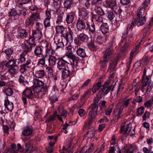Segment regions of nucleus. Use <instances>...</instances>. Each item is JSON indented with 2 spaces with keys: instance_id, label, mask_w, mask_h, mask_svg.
I'll use <instances>...</instances> for the list:
<instances>
[{
  "instance_id": "obj_1",
  "label": "nucleus",
  "mask_w": 153,
  "mask_h": 153,
  "mask_svg": "<svg viewBox=\"0 0 153 153\" xmlns=\"http://www.w3.org/2000/svg\"><path fill=\"white\" fill-rule=\"evenodd\" d=\"M33 83L35 85L33 89L35 96L38 98H42L47 91L48 87L46 85L43 86L44 83L37 79H34Z\"/></svg>"
},
{
  "instance_id": "obj_2",
  "label": "nucleus",
  "mask_w": 153,
  "mask_h": 153,
  "mask_svg": "<svg viewBox=\"0 0 153 153\" xmlns=\"http://www.w3.org/2000/svg\"><path fill=\"white\" fill-rule=\"evenodd\" d=\"M68 65H71L72 66L70 70L72 72L75 71H76V67L75 68V66L74 64L71 63L70 64L68 61L67 59H65L64 57L60 58L57 63V68L59 71H62L64 69H65L66 67Z\"/></svg>"
},
{
  "instance_id": "obj_3",
  "label": "nucleus",
  "mask_w": 153,
  "mask_h": 153,
  "mask_svg": "<svg viewBox=\"0 0 153 153\" xmlns=\"http://www.w3.org/2000/svg\"><path fill=\"white\" fill-rule=\"evenodd\" d=\"M104 53L103 60L101 62V65L100 66V68L102 69H103L106 66L107 64L110 59V56L113 53V50L112 48H108Z\"/></svg>"
},
{
  "instance_id": "obj_4",
  "label": "nucleus",
  "mask_w": 153,
  "mask_h": 153,
  "mask_svg": "<svg viewBox=\"0 0 153 153\" xmlns=\"http://www.w3.org/2000/svg\"><path fill=\"white\" fill-rule=\"evenodd\" d=\"M134 33H132L130 34L128 37H127L126 33L123 34L122 38L125 40V43L124 45L121 48L122 51H125L130 46V44L133 40V37Z\"/></svg>"
},
{
  "instance_id": "obj_5",
  "label": "nucleus",
  "mask_w": 153,
  "mask_h": 153,
  "mask_svg": "<svg viewBox=\"0 0 153 153\" xmlns=\"http://www.w3.org/2000/svg\"><path fill=\"white\" fill-rule=\"evenodd\" d=\"M150 0H145L142 3L140 7L137 10V17H142L143 15L145 8L149 4Z\"/></svg>"
},
{
  "instance_id": "obj_6",
  "label": "nucleus",
  "mask_w": 153,
  "mask_h": 153,
  "mask_svg": "<svg viewBox=\"0 0 153 153\" xmlns=\"http://www.w3.org/2000/svg\"><path fill=\"white\" fill-rule=\"evenodd\" d=\"M38 65L36 67H34L33 69V73L36 77L41 78L44 77L45 73L43 69H39Z\"/></svg>"
},
{
  "instance_id": "obj_7",
  "label": "nucleus",
  "mask_w": 153,
  "mask_h": 153,
  "mask_svg": "<svg viewBox=\"0 0 153 153\" xmlns=\"http://www.w3.org/2000/svg\"><path fill=\"white\" fill-rule=\"evenodd\" d=\"M89 27L88 25L84 20L79 18L76 22V27L78 31H82L85 30L86 28V25Z\"/></svg>"
},
{
  "instance_id": "obj_8",
  "label": "nucleus",
  "mask_w": 153,
  "mask_h": 153,
  "mask_svg": "<svg viewBox=\"0 0 153 153\" xmlns=\"http://www.w3.org/2000/svg\"><path fill=\"white\" fill-rule=\"evenodd\" d=\"M42 44L43 46H45L47 54H48L50 56H51L55 53V51L52 48L50 43H48L46 41H44L42 42Z\"/></svg>"
},
{
  "instance_id": "obj_9",
  "label": "nucleus",
  "mask_w": 153,
  "mask_h": 153,
  "mask_svg": "<svg viewBox=\"0 0 153 153\" xmlns=\"http://www.w3.org/2000/svg\"><path fill=\"white\" fill-rule=\"evenodd\" d=\"M146 17L145 16L143 17H138L137 19H133V21L132 23H134V25H137L138 26H141L145 24L146 21Z\"/></svg>"
},
{
  "instance_id": "obj_10",
  "label": "nucleus",
  "mask_w": 153,
  "mask_h": 153,
  "mask_svg": "<svg viewBox=\"0 0 153 153\" xmlns=\"http://www.w3.org/2000/svg\"><path fill=\"white\" fill-rule=\"evenodd\" d=\"M113 89L114 86L112 87V85L109 86L102 85L101 86V88L99 90V91L102 92L101 95L104 94L105 95H106L110 91H112Z\"/></svg>"
},
{
  "instance_id": "obj_11",
  "label": "nucleus",
  "mask_w": 153,
  "mask_h": 153,
  "mask_svg": "<svg viewBox=\"0 0 153 153\" xmlns=\"http://www.w3.org/2000/svg\"><path fill=\"white\" fill-rule=\"evenodd\" d=\"M104 5L107 8L113 10L117 6L116 0H105Z\"/></svg>"
},
{
  "instance_id": "obj_12",
  "label": "nucleus",
  "mask_w": 153,
  "mask_h": 153,
  "mask_svg": "<svg viewBox=\"0 0 153 153\" xmlns=\"http://www.w3.org/2000/svg\"><path fill=\"white\" fill-rule=\"evenodd\" d=\"M19 67L17 65H15L8 70V72L11 76H13L19 72Z\"/></svg>"
},
{
  "instance_id": "obj_13",
  "label": "nucleus",
  "mask_w": 153,
  "mask_h": 153,
  "mask_svg": "<svg viewBox=\"0 0 153 153\" xmlns=\"http://www.w3.org/2000/svg\"><path fill=\"white\" fill-rule=\"evenodd\" d=\"M97 114L98 111L90 110L88 114V123L89 124H90L91 122L94 120V118L97 116Z\"/></svg>"
},
{
  "instance_id": "obj_14",
  "label": "nucleus",
  "mask_w": 153,
  "mask_h": 153,
  "mask_svg": "<svg viewBox=\"0 0 153 153\" xmlns=\"http://www.w3.org/2000/svg\"><path fill=\"white\" fill-rule=\"evenodd\" d=\"M5 108L9 111H11L13 108V104L12 102H10L7 97V100H5L4 104Z\"/></svg>"
},
{
  "instance_id": "obj_15",
  "label": "nucleus",
  "mask_w": 153,
  "mask_h": 153,
  "mask_svg": "<svg viewBox=\"0 0 153 153\" xmlns=\"http://www.w3.org/2000/svg\"><path fill=\"white\" fill-rule=\"evenodd\" d=\"M22 134L24 136H28L32 134V129L31 127L26 126L24 128L22 132Z\"/></svg>"
},
{
  "instance_id": "obj_16",
  "label": "nucleus",
  "mask_w": 153,
  "mask_h": 153,
  "mask_svg": "<svg viewBox=\"0 0 153 153\" xmlns=\"http://www.w3.org/2000/svg\"><path fill=\"white\" fill-rule=\"evenodd\" d=\"M24 95L29 99L33 100V94L32 90L30 89L27 88L23 91Z\"/></svg>"
},
{
  "instance_id": "obj_17",
  "label": "nucleus",
  "mask_w": 153,
  "mask_h": 153,
  "mask_svg": "<svg viewBox=\"0 0 153 153\" xmlns=\"http://www.w3.org/2000/svg\"><path fill=\"white\" fill-rule=\"evenodd\" d=\"M25 55L24 54V53H22L20 55L19 58L18 59L17 64L18 65L21 66L26 63L27 61H26L25 57Z\"/></svg>"
},
{
  "instance_id": "obj_18",
  "label": "nucleus",
  "mask_w": 153,
  "mask_h": 153,
  "mask_svg": "<svg viewBox=\"0 0 153 153\" xmlns=\"http://www.w3.org/2000/svg\"><path fill=\"white\" fill-rule=\"evenodd\" d=\"M52 7L55 10L56 13L59 12V10L61 8V4L59 1H53L52 4Z\"/></svg>"
},
{
  "instance_id": "obj_19",
  "label": "nucleus",
  "mask_w": 153,
  "mask_h": 153,
  "mask_svg": "<svg viewBox=\"0 0 153 153\" xmlns=\"http://www.w3.org/2000/svg\"><path fill=\"white\" fill-rule=\"evenodd\" d=\"M61 36L64 37L65 39L67 42H71L73 40V37L71 34L70 32H68L61 35Z\"/></svg>"
},
{
  "instance_id": "obj_20",
  "label": "nucleus",
  "mask_w": 153,
  "mask_h": 153,
  "mask_svg": "<svg viewBox=\"0 0 153 153\" xmlns=\"http://www.w3.org/2000/svg\"><path fill=\"white\" fill-rule=\"evenodd\" d=\"M31 35L34 38H39L42 35V31L38 30H33Z\"/></svg>"
},
{
  "instance_id": "obj_21",
  "label": "nucleus",
  "mask_w": 153,
  "mask_h": 153,
  "mask_svg": "<svg viewBox=\"0 0 153 153\" xmlns=\"http://www.w3.org/2000/svg\"><path fill=\"white\" fill-rule=\"evenodd\" d=\"M31 63V61L30 60H28L27 61L26 63L25 64L23 65L20 66L21 68H19V71L22 73H24L27 70L28 67L27 66L29 65Z\"/></svg>"
},
{
  "instance_id": "obj_22",
  "label": "nucleus",
  "mask_w": 153,
  "mask_h": 153,
  "mask_svg": "<svg viewBox=\"0 0 153 153\" xmlns=\"http://www.w3.org/2000/svg\"><path fill=\"white\" fill-rule=\"evenodd\" d=\"M79 39L82 42H86L89 39V36L84 33H80L78 36Z\"/></svg>"
},
{
  "instance_id": "obj_23",
  "label": "nucleus",
  "mask_w": 153,
  "mask_h": 153,
  "mask_svg": "<svg viewBox=\"0 0 153 153\" xmlns=\"http://www.w3.org/2000/svg\"><path fill=\"white\" fill-rule=\"evenodd\" d=\"M123 111L122 109H115L114 114L117 119H118L123 116Z\"/></svg>"
},
{
  "instance_id": "obj_24",
  "label": "nucleus",
  "mask_w": 153,
  "mask_h": 153,
  "mask_svg": "<svg viewBox=\"0 0 153 153\" xmlns=\"http://www.w3.org/2000/svg\"><path fill=\"white\" fill-rule=\"evenodd\" d=\"M16 59H10L8 60L5 64V66L7 68H10L14 66L16 62Z\"/></svg>"
},
{
  "instance_id": "obj_25",
  "label": "nucleus",
  "mask_w": 153,
  "mask_h": 153,
  "mask_svg": "<svg viewBox=\"0 0 153 153\" xmlns=\"http://www.w3.org/2000/svg\"><path fill=\"white\" fill-rule=\"evenodd\" d=\"M64 7L67 9H69L73 4L72 0H62Z\"/></svg>"
},
{
  "instance_id": "obj_26",
  "label": "nucleus",
  "mask_w": 153,
  "mask_h": 153,
  "mask_svg": "<svg viewBox=\"0 0 153 153\" xmlns=\"http://www.w3.org/2000/svg\"><path fill=\"white\" fill-rule=\"evenodd\" d=\"M75 15L73 13H71L67 16L66 21L68 24H71L73 21Z\"/></svg>"
},
{
  "instance_id": "obj_27",
  "label": "nucleus",
  "mask_w": 153,
  "mask_h": 153,
  "mask_svg": "<svg viewBox=\"0 0 153 153\" xmlns=\"http://www.w3.org/2000/svg\"><path fill=\"white\" fill-rule=\"evenodd\" d=\"M40 15L38 12L33 13L30 16L29 19L34 22V21L40 19Z\"/></svg>"
},
{
  "instance_id": "obj_28",
  "label": "nucleus",
  "mask_w": 153,
  "mask_h": 153,
  "mask_svg": "<svg viewBox=\"0 0 153 153\" xmlns=\"http://www.w3.org/2000/svg\"><path fill=\"white\" fill-rule=\"evenodd\" d=\"M98 99H95L93 103L91 104V105L89 107V108L91 109L90 110L98 111Z\"/></svg>"
},
{
  "instance_id": "obj_29",
  "label": "nucleus",
  "mask_w": 153,
  "mask_h": 153,
  "mask_svg": "<svg viewBox=\"0 0 153 153\" xmlns=\"http://www.w3.org/2000/svg\"><path fill=\"white\" fill-rule=\"evenodd\" d=\"M89 13L88 11L83 9L80 11L79 14L80 16H82V18L86 19L88 16Z\"/></svg>"
},
{
  "instance_id": "obj_30",
  "label": "nucleus",
  "mask_w": 153,
  "mask_h": 153,
  "mask_svg": "<svg viewBox=\"0 0 153 153\" xmlns=\"http://www.w3.org/2000/svg\"><path fill=\"white\" fill-rule=\"evenodd\" d=\"M101 30L102 32L105 34L108 32V26L107 23H103L102 24L100 27Z\"/></svg>"
},
{
  "instance_id": "obj_31",
  "label": "nucleus",
  "mask_w": 153,
  "mask_h": 153,
  "mask_svg": "<svg viewBox=\"0 0 153 153\" xmlns=\"http://www.w3.org/2000/svg\"><path fill=\"white\" fill-rule=\"evenodd\" d=\"M66 56L68 58L71 59L72 60L73 62H74V61H78L79 60V58L77 56L74 55L72 53H67L66 54Z\"/></svg>"
},
{
  "instance_id": "obj_32",
  "label": "nucleus",
  "mask_w": 153,
  "mask_h": 153,
  "mask_svg": "<svg viewBox=\"0 0 153 153\" xmlns=\"http://www.w3.org/2000/svg\"><path fill=\"white\" fill-rule=\"evenodd\" d=\"M49 98L51 104L58 100V98L56 96V94L54 93H51L49 95Z\"/></svg>"
},
{
  "instance_id": "obj_33",
  "label": "nucleus",
  "mask_w": 153,
  "mask_h": 153,
  "mask_svg": "<svg viewBox=\"0 0 153 153\" xmlns=\"http://www.w3.org/2000/svg\"><path fill=\"white\" fill-rule=\"evenodd\" d=\"M76 52L77 55L81 57L84 58L86 56L85 51L82 48H79L78 50H76Z\"/></svg>"
},
{
  "instance_id": "obj_34",
  "label": "nucleus",
  "mask_w": 153,
  "mask_h": 153,
  "mask_svg": "<svg viewBox=\"0 0 153 153\" xmlns=\"http://www.w3.org/2000/svg\"><path fill=\"white\" fill-rule=\"evenodd\" d=\"M57 60L55 56H50L48 59L49 65L51 66H53L55 65Z\"/></svg>"
},
{
  "instance_id": "obj_35",
  "label": "nucleus",
  "mask_w": 153,
  "mask_h": 153,
  "mask_svg": "<svg viewBox=\"0 0 153 153\" xmlns=\"http://www.w3.org/2000/svg\"><path fill=\"white\" fill-rule=\"evenodd\" d=\"M42 46H37L34 49V53L36 56L41 55L42 53Z\"/></svg>"
},
{
  "instance_id": "obj_36",
  "label": "nucleus",
  "mask_w": 153,
  "mask_h": 153,
  "mask_svg": "<svg viewBox=\"0 0 153 153\" xmlns=\"http://www.w3.org/2000/svg\"><path fill=\"white\" fill-rule=\"evenodd\" d=\"M58 111L59 115L61 116H66V112L65 110H64V108L62 105H59L58 108Z\"/></svg>"
},
{
  "instance_id": "obj_37",
  "label": "nucleus",
  "mask_w": 153,
  "mask_h": 153,
  "mask_svg": "<svg viewBox=\"0 0 153 153\" xmlns=\"http://www.w3.org/2000/svg\"><path fill=\"white\" fill-rule=\"evenodd\" d=\"M56 30L57 33H60L62 35L64 33V32L65 30V29L63 26L58 25L56 27Z\"/></svg>"
},
{
  "instance_id": "obj_38",
  "label": "nucleus",
  "mask_w": 153,
  "mask_h": 153,
  "mask_svg": "<svg viewBox=\"0 0 153 153\" xmlns=\"http://www.w3.org/2000/svg\"><path fill=\"white\" fill-rule=\"evenodd\" d=\"M117 62L115 61H110L108 70H110L112 71H114L115 68L117 66Z\"/></svg>"
},
{
  "instance_id": "obj_39",
  "label": "nucleus",
  "mask_w": 153,
  "mask_h": 153,
  "mask_svg": "<svg viewBox=\"0 0 153 153\" xmlns=\"http://www.w3.org/2000/svg\"><path fill=\"white\" fill-rule=\"evenodd\" d=\"M114 12L112 11H109L106 13L108 18L110 21L116 18Z\"/></svg>"
},
{
  "instance_id": "obj_40",
  "label": "nucleus",
  "mask_w": 153,
  "mask_h": 153,
  "mask_svg": "<svg viewBox=\"0 0 153 153\" xmlns=\"http://www.w3.org/2000/svg\"><path fill=\"white\" fill-rule=\"evenodd\" d=\"M18 32L21 38L27 37V33L26 32L25 29H19L18 30Z\"/></svg>"
},
{
  "instance_id": "obj_41",
  "label": "nucleus",
  "mask_w": 153,
  "mask_h": 153,
  "mask_svg": "<svg viewBox=\"0 0 153 153\" xmlns=\"http://www.w3.org/2000/svg\"><path fill=\"white\" fill-rule=\"evenodd\" d=\"M3 92L7 96H11L13 92V90L12 89L10 88H5L3 90Z\"/></svg>"
},
{
  "instance_id": "obj_42",
  "label": "nucleus",
  "mask_w": 153,
  "mask_h": 153,
  "mask_svg": "<svg viewBox=\"0 0 153 153\" xmlns=\"http://www.w3.org/2000/svg\"><path fill=\"white\" fill-rule=\"evenodd\" d=\"M103 39V38H101L100 36L98 37L97 38V40L95 43L97 47L103 45V44L104 43V41Z\"/></svg>"
},
{
  "instance_id": "obj_43",
  "label": "nucleus",
  "mask_w": 153,
  "mask_h": 153,
  "mask_svg": "<svg viewBox=\"0 0 153 153\" xmlns=\"http://www.w3.org/2000/svg\"><path fill=\"white\" fill-rule=\"evenodd\" d=\"M142 100L143 98L140 96H138L135 99H133L132 102V103L134 105H133V108H134L135 107V105L136 102L140 103L142 101Z\"/></svg>"
},
{
  "instance_id": "obj_44",
  "label": "nucleus",
  "mask_w": 153,
  "mask_h": 153,
  "mask_svg": "<svg viewBox=\"0 0 153 153\" xmlns=\"http://www.w3.org/2000/svg\"><path fill=\"white\" fill-rule=\"evenodd\" d=\"M32 47L29 45H27L25 44H24V48L23 52L22 53H24V54L26 55L28 52L31 49Z\"/></svg>"
},
{
  "instance_id": "obj_45",
  "label": "nucleus",
  "mask_w": 153,
  "mask_h": 153,
  "mask_svg": "<svg viewBox=\"0 0 153 153\" xmlns=\"http://www.w3.org/2000/svg\"><path fill=\"white\" fill-rule=\"evenodd\" d=\"M95 19L97 24L99 23L103 24L102 23L103 21V18L102 16L99 15H96L95 16Z\"/></svg>"
},
{
  "instance_id": "obj_46",
  "label": "nucleus",
  "mask_w": 153,
  "mask_h": 153,
  "mask_svg": "<svg viewBox=\"0 0 153 153\" xmlns=\"http://www.w3.org/2000/svg\"><path fill=\"white\" fill-rule=\"evenodd\" d=\"M34 22L29 18L27 19L25 21V26L29 28L32 27Z\"/></svg>"
},
{
  "instance_id": "obj_47",
  "label": "nucleus",
  "mask_w": 153,
  "mask_h": 153,
  "mask_svg": "<svg viewBox=\"0 0 153 153\" xmlns=\"http://www.w3.org/2000/svg\"><path fill=\"white\" fill-rule=\"evenodd\" d=\"M130 99H127L126 98H124L123 101L122 105L123 108H126L128 106L129 104V101Z\"/></svg>"
},
{
  "instance_id": "obj_48",
  "label": "nucleus",
  "mask_w": 153,
  "mask_h": 153,
  "mask_svg": "<svg viewBox=\"0 0 153 153\" xmlns=\"http://www.w3.org/2000/svg\"><path fill=\"white\" fill-rule=\"evenodd\" d=\"M35 38H34L31 35H29V38L28 40H27V42L31 45H34V46L35 45Z\"/></svg>"
},
{
  "instance_id": "obj_49",
  "label": "nucleus",
  "mask_w": 153,
  "mask_h": 153,
  "mask_svg": "<svg viewBox=\"0 0 153 153\" xmlns=\"http://www.w3.org/2000/svg\"><path fill=\"white\" fill-rule=\"evenodd\" d=\"M102 86V85H100V83H97L96 84L94 85L92 91L94 93L96 92L97 91L100 89L101 86Z\"/></svg>"
},
{
  "instance_id": "obj_50",
  "label": "nucleus",
  "mask_w": 153,
  "mask_h": 153,
  "mask_svg": "<svg viewBox=\"0 0 153 153\" xmlns=\"http://www.w3.org/2000/svg\"><path fill=\"white\" fill-rule=\"evenodd\" d=\"M57 42V43L56 44L57 46L56 50L58 48H62L64 47V43L62 40L59 39Z\"/></svg>"
},
{
  "instance_id": "obj_51",
  "label": "nucleus",
  "mask_w": 153,
  "mask_h": 153,
  "mask_svg": "<svg viewBox=\"0 0 153 153\" xmlns=\"http://www.w3.org/2000/svg\"><path fill=\"white\" fill-rule=\"evenodd\" d=\"M60 71L62 72V76L63 78H66L69 76L70 74L69 70H66L65 68L63 70Z\"/></svg>"
},
{
  "instance_id": "obj_52",
  "label": "nucleus",
  "mask_w": 153,
  "mask_h": 153,
  "mask_svg": "<svg viewBox=\"0 0 153 153\" xmlns=\"http://www.w3.org/2000/svg\"><path fill=\"white\" fill-rule=\"evenodd\" d=\"M50 19H45L44 21V27L45 28L49 27L51 25Z\"/></svg>"
},
{
  "instance_id": "obj_53",
  "label": "nucleus",
  "mask_w": 153,
  "mask_h": 153,
  "mask_svg": "<svg viewBox=\"0 0 153 153\" xmlns=\"http://www.w3.org/2000/svg\"><path fill=\"white\" fill-rule=\"evenodd\" d=\"M8 14L10 16H15L17 15L19 16L18 10H16L15 9H13L11 11L9 12L8 13Z\"/></svg>"
},
{
  "instance_id": "obj_54",
  "label": "nucleus",
  "mask_w": 153,
  "mask_h": 153,
  "mask_svg": "<svg viewBox=\"0 0 153 153\" xmlns=\"http://www.w3.org/2000/svg\"><path fill=\"white\" fill-rule=\"evenodd\" d=\"M95 130L93 128L89 129L88 132V135H89L90 137H94L95 135Z\"/></svg>"
},
{
  "instance_id": "obj_55",
  "label": "nucleus",
  "mask_w": 153,
  "mask_h": 153,
  "mask_svg": "<svg viewBox=\"0 0 153 153\" xmlns=\"http://www.w3.org/2000/svg\"><path fill=\"white\" fill-rule=\"evenodd\" d=\"M18 81L20 83L24 84V83H26L27 81L25 79V77L22 75H20L18 79Z\"/></svg>"
},
{
  "instance_id": "obj_56",
  "label": "nucleus",
  "mask_w": 153,
  "mask_h": 153,
  "mask_svg": "<svg viewBox=\"0 0 153 153\" xmlns=\"http://www.w3.org/2000/svg\"><path fill=\"white\" fill-rule=\"evenodd\" d=\"M47 57V55H46L45 56H43L42 58L39 59V63L41 64L42 65H45V59Z\"/></svg>"
},
{
  "instance_id": "obj_57",
  "label": "nucleus",
  "mask_w": 153,
  "mask_h": 153,
  "mask_svg": "<svg viewBox=\"0 0 153 153\" xmlns=\"http://www.w3.org/2000/svg\"><path fill=\"white\" fill-rule=\"evenodd\" d=\"M91 93V90L90 89L86 91L82 96L81 99L82 100H84L87 97L90 95Z\"/></svg>"
},
{
  "instance_id": "obj_58",
  "label": "nucleus",
  "mask_w": 153,
  "mask_h": 153,
  "mask_svg": "<svg viewBox=\"0 0 153 153\" xmlns=\"http://www.w3.org/2000/svg\"><path fill=\"white\" fill-rule=\"evenodd\" d=\"M131 124H128L127 125L126 128V129L124 132V134L126 135H128L131 129Z\"/></svg>"
},
{
  "instance_id": "obj_59",
  "label": "nucleus",
  "mask_w": 153,
  "mask_h": 153,
  "mask_svg": "<svg viewBox=\"0 0 153 153\" xmlns=\"http://www.w3.org/2000/svg\"><path fill=\"white\" fill-rule=\"evenodd\" d=\"M106 102L105 101H102L100 102L99 103V106L100 108V110H102L106 107Z\"/></svg>"
},
{
  "instance_id": "obj_60",
  "label": "nucleus",
  "mask_w": 153,
  "mask_h": 153,
  "mask_svg": "<svg viewBox=\"0 0 153 153\" xmlns=\"http://www.w3.org/2000/svg\"><path fill=\"white\" fill-rule=\"evenodd\" d=\"M46 71L48 72V76L51 77L53 75V69L50 67H47L46 68Z\"/></svg>"
},
{
  "instance_id": "obj_61",
  "label": "nucleus",
  "mask_w": 153,
  "mask_h": 153,
  "mask_svg": "<svg viewBox=\"0 0 153 153\" xmlns=\"http://www.w3.org/2000/svg\"><path fill=\"white\" fill-rule=\"evenodd\" d=\"M96 12L98 14L97 15H99L101 16L105 14L103 10L100 7H98L97 8Z\"/></svg>"
},
{
  "instance_id": "obj_62",
  "label": "nucleus",
  "mask_w": 153,
  "mask_h": 153,
  "mask_svg": "<svg viewBox=\"0 0 153 153\" xmlns=\"http://www.w3.org/2000/svg\"><path fill=\"white\" fill-rule=\"evenodd\" d=\"M89 31L93 35L95 36V25L94 24L91 25L90 27Z\"/></svg>"
},
{
  "instance_id": "obj_63",
  "label": "nucleus",
  "mask_w": 153,
  "mask_h": 153,
  "mask_svg": "<svg viewBox=\"0 0 153 153\" xmlns=\"http://www.w3.org/2000/svg\"><path fill=\"white\" fill-rule=\"evenodd\" d=\"M87 45L88 48L91 50L97 47L96 44H95L92 41H91L90 43H88Z\"/></svg>"
},
{
  "instance_id": "obj_64",
  "label": "nucleus",
  "mask_w": 153,
  "mask_h": 153,
  "mask_svg": "<svg viewBox=\"0 0 153 153\" xmlns=\"http://www.w3.org/2000/svg\"><path fill=\"white\" fill-rule=\"evenodd\" d=\"M25 148L27 152L31 150L32 149V145L29 143H27L25 144Z\"/></svg>"
}]
</instances>
